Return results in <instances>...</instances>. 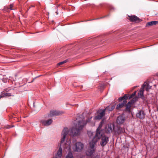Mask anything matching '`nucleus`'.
<instances>
[{"label": "nucleus", "instance_id": "a878e982", "mask_svg": "<svg viewBox=\"0 0 158 158\" xmlns=\"http://www.w3.org/2000/svg\"><path fill=\"white\" fill-rule=\"evenodd\" d=\"M1 98V96H0V99Z\"/></svg>", "mask_w": 158, "mask_h": 158}, {"label": "nucleus", "instance_id": "5701e85b", "mask_svg": "<svg viewBox=\"0 0 158 158\" xmlns=\"http://www.w3.org/2000/svg\"><path fill=\"white\" fill-rule=\"evenodd\" d=\"M136 93V91H135L132 94H131L130 96H129V98L131 99L135 95Z\"/></svg>", "mask_w": 158, "mask_h": 158}, {"label": "nucleus", "instance_id": "f257e3e1", "mask_svg": "<svg viewBox=\"0 0 158 158\" xmlns=\"http://www.w3.org/2000/svg\"><path fill=\"white\" fill-rule=\"evenodd\" d=\"M77 122L78 123L76 124L75 127H73L70 129L67 128H64L62 131L60 147L57 151L55 157L54 158H61L62 148H70V142L65 143H64L65 139L69 135L73 137L78 135L84 126V120L82 119L81 120L78 121Z\"/></svg>", "mask_w": 158, "mask_h": 158}, {"label": "nucleus", "instance_id": "6e6552de", "mask_svg": "<svg viewBox=\"0 0 158 158\" xmlns=\"http://www.w3.org/2000/svg\"><path fill=\"white\" fill-rule=\"evenodd\" d=\"M131 22H139L141 21V20L136 16L133 15L132 16H129L127 18Z\"/></svg>", "mask_w": 158, "mask_h": 158}, {"label": "nucleus", "instance_id": "4be33fe9", "mask_svg": "<svg viewBox=\"0 0 158 158\" xmlns=\"http://www.w3.org/2000/svg\"><path fill=\"white\" fill-rule=\"evenodd\" d=\"M68 60H65L61 62H60L59 63L57 64V65H60L62 64H63L67 62Z\"/></svg>", "mask_w": 158, "mask_h": 158}, {"label": "nucleus", "instance_id": "9d476101", "mask_svg": "<svg viewBox=\"0 0 158 158\" xmlns=\"http://www.w3.org/2000/svg\"><path fill=\"white\" fill-rule=\"evenodd\" d=\"M125 121V118L123 115L122 114L119 116L117 119V123L120 125L123 124Z\"/></svg>", "mask_w": 158, "mask_h": 158}, {"label": "nucleus", "instance_id": "393cba45", "mask_svg": "<svg viewBox=\"0 0 158 158\" xmlns=\"http://www.w3.org/2000/svg\"><path fill=\"white\" fill-rule=\"evenodd\" d=\"M94 158H99V157L98 156H96V157H95Z\"/></svg>", "mask_w": 158, "mask_h": 158}, {"label": "nucleus", "instance_id": "a211bd4d", "mask_svg": "<svg viewBox=\"0 0 158 158\" xmlns=\"http://www.w3.org/2000/svg\"><path fill=\"white\" fill-rule=\"evenodd\" d=\"M144 91V89L142 87L141 89L139 91V92L138 94L139 97H142L143 96V92Z\"/></svg>", "mask_w": 158, "mask_h": 158}, {"label": "nucleus", "instance_id": "423d86ee", "mask_svg": "<svg viewBox=\"0 0 158 158\" xmlns=\"http://www.w3.org/2000/svg\"><path fill=\"white\" fill-rule=\"evenodd\" d=\"M105 114V110H100L97 113L96 116L94 117V119L96 120L100 119Z\"/></svg>", "mask_w": 158, "mask_h": 158}, {"label": "nucleus", "instance_id": "1a4fd4ad", "mask_svg": "<svg viewBox=\"0 0 158 158\" xmlns=\"http://www.w3.org/2000/svg\"><path fill=\"white\" fill-rule=\"evenodd\" d=\"M113 130H114V125L112 124H109L106 127L105 131L107 133H111Z\"/></svg>", "mask_w": 158, "mask_h": 158}, {"label": "nucleus", "instance_id": "39448f33", "mask_svg": "<svg viewBox=\"0 0 158 158\" xmlns=\"http://www.w3.org/2000/svg\"><path fill=\"white\" fill-rule=\"evenodd\" d=\"M128 97L127 96L125 95L124 96L121 97L119 98L120 101L123 100V102L121 103L118 104L116 107V109L120 110L121 108H122L127 103L126 100L127 99Z\"/></svg>", "mask_w": 158, "mask_h": 158}, {"label": "nucleus", "instance_id": "7ed1b4c3", "mask_svg": "<svg viewBox=\"0 0 158 158\" xmlns=\"http://www.w3.org/2000/svg\"><path fill=\"white\" fill-rule=\"evenodd\" d=\"M103 123V120L102 121L98 127L97 128L96 131V133H97V132L98 131L99 133H100V135H101V136L100 137V138H98V137H97V138L96 139H97V141L99 139L101 138L102 137V139L100 143L101 145L103 147L105 145H106L107 142L109 141L108 138L105 135H104L102 133V130L101 129L102 124Z\"/></svg>", "mask_w": 158, "mask_h": 158}, {"label": "nucleus", "instance_id": "4468645a", "mask_svg": "<svg viewBox=\"0 0 158 158\" xmlns=\"http://www.w3.org/2000/svg\"><path fill=\"white\" fill-rule=\"evenodd\" d=\"M142 87L143 89L146 87V90L147 91H148L149 89L151 88L152 86L150 85L147 82H145L142 85Z\"/></svg>", "mask_w": 158, "mask_h": 158}, {"label": "nucleus", "instance_id": "aec40b11", "mask_svg": "<svg viewBox=\"0 0 158 158\" xmlns=\"http://www.w3.org/2000/svg\"><path fill=\"white\" fill-rule=\"evenodd\" d=\"M124 129L122 128L121 127H118L117 132L118 134L123 133L124 132Z\"/></svg>", "mask_w": 158, "mask_h": 158}, {"label": "nucleus", "instance_id": "20e7f679", "mask_svg": "<svg viewBox=\"0 0 158 158\" xmlns=\"http://www.w3.org/2000/svg\"><path fill=\"white\" fill-rule=\"evenodd\" d=\"M84 144L81 142H76L73 146V149L75 152H80L83 149Z\"/></svg>", "mask_w": 158, "mask_h": 158}, {"label": "nucleus", "instance_id": "bb28decb", "mask_svg": "<svg viewBox=\"0 0 158 158\" xmlns=\"http://www.w3.org/2000/svg\"><path fill=\"white\" fill-rule=\"evenodd\" d=\"M137 87V86H135V87H134V88H135V87Z\"/></svg>", "mask_w": 158, "mask_h": 158}, {"label": "nucleus", "instance_id": "412c9836", "mask_svg": "<svg viewBox=\"0 0 158 158\" xmlns=\"http://www.w3.org/2000/svg\"><path fill=\"white\" fill-rule=\"evenodd\" d=\"M66 158H74L72 153L69 152L68 154L66 156Z\"/></svg>", "mask_w": 158, "mask_h": 158}, {"label": "nucleus", "instance_id": "b1692460", "mask_svg": "<svg viewBox=\"0 0 158 158\" xmlns=\"http://www.w3.org/2000/svg\"><path fill=\"white\" fill-rule=\"evenodd\" d=\"M88 135L91 137L93 135V133L91 131H89L88 132Z\"/></svg>", "mask_w": 158, "mask_h": 158}, {"label": "nucleus", "instance_id": "0eeeda50", "mask_svg": "<svg viewBox=\"0 0 158 158\" xmlns=\"http://www.w3.org/2000/svg\"><path fill=\"white\" fill-rule=\"evenodd\" d=\"M64 113V112L61 111L52 110L50 111L49 115L50 117H52L62 114Z\"/></svg>", "mask_w": 158, "mask_h": 158}, {"label": "nucleus", "instance_id": "cd10ccee", "mask_svg": "<svg viewBox=\"0 0 158 158\" xmlns=\"http://www.w3.org/2000/svg\"><path fill=\"white\" fill-rule=\"evenodd\" d=\"M56 13L57 14H58V13L57 12H56Z\"/></svg>", "mask_w": 158, "mask_h": 158}, {"label": "nucleus", "instance_id": "dca6fc26", "mask_svg": "<svg viewBox=\"0 0 158 158\" xmlns=\"http://www.w3.org/2000/svg\"><path fill=\"white\" fill-rule=\"evenodd\" d=\"M115 107L114 105H110L108 106L104 110H107L108 111H110L114 110Z\"/></svg>", "mask_w": 158, "mask_h": 158}, {"label": "nucleus", "instance_id": "ddd939ff", "mask_svg": "<svg viewBox=\"0 0 158 158\" xmlns=\"http://www.w3.org/2000/svg\"><path fill=\"white\" fill-rule=\"evenodd\" d=\"M145 114L144 111H139L136 114V116L137 118L140 119L143 118L145 117Z\"/></svg>", "mask_w": 158, "mask_h": 158}, {"label": "nucleus", "instance_id": "2eb2a0df", "mask_svg": "<svg viewBox=\"0 0 158 158\" xmlns=\"http://www.w3.org/2000/svg\"><path fill=\"white\" fill-rule=\"evenodd\" d=\"M158 23V21H152L147 23L146 26L147 27L152 26L153 25H156Z\"/></svg>", "mask_w": 158, "mask_h": 158}, {"label": "nucleus", "instance_id": "9b49d317", "mask_svg": "<svg viewBox=\"0 0 158 158\" xmlns=\"http://www.w3.org/2000/svg\"><path fill=\"white\" fill-rule=\"evenodd\" d=\"M52 122V119H49L47 120H42L40 121V123L43 125L48 126L51 125Z\"/></svg>", "mask_w": 158, "mask_h": 158}, {"label": "nucleus", "instance_id": "f8f14e48", "mask_svg": "<svg viewBox=\"0 0 158 158\" xmlns=\"http://www.w3.org/2000/svg\"><path fill=\"white\" fill-rule=\"evenodd\" d=\"M136 98H133L131 101L129 102L126 105V111L128 113L130 112L131 107L133 103V101L135 100V101Z\"/></svg>", "mask_w": 158, "mask_h": 158}, {"label": "nucleus", "instance_id": "f3484780", "mask_svg": "<svg viewBox=\"0 0 158 158\" xmlns=\"http://www.w3.org/2000/svg\"><path fill=\"white\" fill-rule=\"evenodd\" d=\"M13 4H11L9 7L7 6H5L4 7V10L5 11H6L7 12H8L9 11V10H14V8H13Z\"/></svg>", "mask_w": 158, "mask_h": 158}, {"label": "nucleus", "instance_id": "f03ea898", "mask_svg": "<svg viewBox=\"0 0 158 158\" xmlns=\"http://www.w3.org/2000/svg\"><path fill=\"white\" fill-rule=\"evenodd\" d=\"M101 135L100 133L98 131L92 141L89 142V147L88 150L86 152V154L88 156H91L94 152L95 151L94 145L95 143L97 142V139H96L97 138V137L99 138L101 136Z\"/></svg>", "mask_w": 158, "mask_h": 158}, {"label": "nucleus", "instance_id": "6ab92c4d", "mask_svg": "<svg viewBox=\"0 0 158 158\" xmlns=\"http://www.w3.org/2000/svg\"><path fill=\"white\" fill-rule=\"evenodd\" d=\"M0 96L1 98H2L5 97L10 96L11 94L10 93H8L5 92H2Z\"/></svg>", "mask_w": 158, "mask_h": 158}]
</instances>
